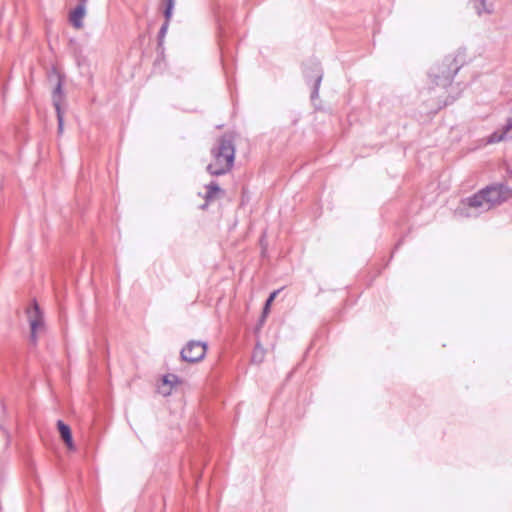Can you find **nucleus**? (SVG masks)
I'll return each instance as SVG.
<instances>
[{
    "label": "nucleus",
    "instance_id": "f257e3e1",
    "mask_svg": "<svg viewBox=\"0 0 512 512\" xmlns=\"http://www.w3.org/2000/svg\"><path fill=\"white\" fill-rule=\"evenodd\" d=\"M512 198V189L503 183L488 185L474 195L461 201L456 214L462 217H476Z\"/></svg>",
    "mask_w": 512,
    "mask_h": 512
},
{
    "label": "nucleus",
    "instance_id": "f03ea898",
    "mask_svg": "<svg viewBox=\"0 0 512 512\" xmlns=\"http://www.w3.org/2000/svg\"><path fill=\"white\" fill-rule=\"evenodd\" d=\"M214 158L207 166V171L214 176L224 175L231 170L234 164L235 147L231 138L222 136L217 145L211 149Z\"/></svg>",
    "mask_w": 512,
    "mask_h": 512
},
{
    "label": "nucleus",
    "instance_id": "7ed1b4c3",
    "mask_svg": "<svg viewBox=\"0 0 512 512\" xmlns=\"http://www.w3.org/2000/svg\"><path fill=\"white\" fill-rule=\"evenodd\" d=\"M464 63V58L461 52L455 56H446L441 64L431 68L429 77L436 87L447 88Z\"/></svg>",
    "mask_w": 512,
    "mask_h": 512
},
{
    "label": "nucleus",
    "instance_id": "20e7f679",
    "mask_svg": "<svg viewBox=\"0 0 512 512\" xmlns=\"http://www.w3.org/2000/svg\"><path fill=\"white\" fill-rule=\"evenodd\" d=\"M303 75L308 84L312 83L311 101H315L319 96V88L323 78V70L320 63L311 59L303 65Z\"/></svg>",
    "mask_w": 512,
    "mask_h": 512
},
{
    "label": "nucleus",
    "instance_id": "39448f33",
    "mask_svg": "<svg viewBox=\"0 0 512 512\" xmlns=\"http://www.w3.org/2000/svg\"><path fill=\"white\" fill-rule=\"evenodd\" d=\"M206 352V342L191 340L182 348L180 356L185 362L197 363L205 357Z\"/></svg>",
    "mask_w": 512,
    "mask_h": 512
},
{
    "label": "nucleus",
    "instance_id": "423d86ee",
    "mask_svg": "<svg viewBox=\"0 0 512 512\" xmlns=\"http://www.w3.org/2000/svg\"><path fill=\"white\" fill-rule=\"evenodd\" d=\"M26 314L30 325V341L35 344L37 341V331L44 324L43 313L35 300L32 305L27 308Z\"/></svg>",
    "mask_w": 512,
    "mask_h": 512
},
{
    "label": "nucleus",
    "instance_id": "0eeeda50",
    "mask_svg": "<svg viewBox=\"0 0 512 512\" xmlns=\"http://www.w3.org/2000/svg\"><path fill=\"white\" fill-rule=\"evenodd\" d=\"M57 429L58 432L64 441L65 445L69 450H75V445L73 442L72 432L70 427L64 423L62 420L57 421Z\"/></svg>",
    "mask_w": 512,
    "mask_h": 512
},
{
    "label": "nucleus",
    "instance_id": "6e6552de",
    "mask_svg": "<svg viewBox=\"0 0 512 512\" xmlns=\"http://www.w3.org/2000/svg\"><path fill=\"white\" fill-rule=\"evenodd\" d=\"M86 15V7L84 5H76L69 14V21L76 29L83 27V18Z\"/></svg>",
    "mask_w": 512,
    "mask_h": 512
},
{
    "label": "nucleus",
    "instance_id": "1a4fd4ad",
    "mask_svg": "<svg viewBox=\"0 0 512 512\" xmlns=\"http://www.w3.org/2000/svg\"><path fill=\"white\" fill-rule=\"evenodd\" d=\"M470 2L478 16L491 14L494 11V4L492 0H470Z\"/></svg>",
    "mask_w": 512,
    "mask_h": 512
},
{
    "label": "nucleus",
    "instance_id": "9d476101",
    "mask_svg": "<svg viewBox=\"0 0 512 512\" xmlns=\"http://www.w3.org/2000/svg\"><path fill=\"white\" fill-rule=\"evenodd\" d=\"M506 138H510L512 139V119H508L506 124L504 125L503 127V131L502 132H494L490 137H489V143H496V142H500Z\"/></svg>",
    "mask_w": 512,
    "mask_h": 512
},
{
    "label": "nucleus",
    "instance_id": "9b49d317",
    "mask_svg": "<svg viewBox=\"0 0 512 512\" xmlns=\"http://www.w3.org/2000/svg\"><path fill=\"white\" fill-rule=\"evenodd\" d=\"M63 99V90H62V78L59 74H57V84L52 93V102L55 110L61 109V102Z\"/></svg>",
    "mask_w": 512,
    "mask_h": 512
},
{
    "label": "nucleus",
    "instance_id": "f8f14e48",
    "mask_svg": "<svg viewBox=\"0 0 512 512\" xmlns=\"http://www.w3.org/2000/svg\"><path fill=\"white\" fill-rule=\"evenodd\" d=\"M221 188L219 184L215 181H211L209 184L206 185V201L212 200L217 193L221 192Z\"/></svg>",
    "mask_w": 512,
    "mask_h": 512
},
{
    "label": "nucleus",
    "instance_id": "ddd939ff",
    "mask_svg": "<svg viewBox=\"0 0 512 512\" xmlns=\"http://www.w3.org/2000/svg\"><path fill=\"white\" fill-rule=\"evenodd\" d=\"M165 1V9L163 11L165 21L164 23L169 24L173 15V10L175 7V0H164Z\"/></svg>",
    "mask_w": 512,
    "mask_h": 512
},
{
    "label": "nucleus",
    "instance_id": "4468645a",
    "mask_svg": "<svg viewBox=\"0 0 512 512\" xmlns=\"http://www.w3.org/2000/svg\"><path fill=\"white\" fill-rule=\"evenodd\" d=\"M278 293H279V290H276V291L272 292L269 295V297L266 299L264 307H263V312H262L263 318L266 317V315L269 313L270 306L272 305V302L274 301V299Z\"/></svg>",
    "mask_w": 512,
    "mask_h": 512
},
{
    "label": "nucleus",
    "instance_id": "2eb2a0df",
    "mask_svg": "<svg viewBox=\"0 0 512 512\" xmlns=\"http://www.w3.org/2000/svg\"><path fill=\"white\" fill-rule=\"evenodd\" d=\"M264 357V350L260 347L259 344L256 345L253 354L252 361L255 363H261Z\"/></svg>",
    "mask_w": 512,
    "mask_h": 512
},
{
    "label": "nucleus",
    "instance_id": "dca6fc26",
    "mask_svg": "<svg viewBox=\"0 0 512 512\" xmlns=\"http://www.w3.org/2000/svg\"><path fill=\"white\" fill-rule=\"evenodd\" d=\"M163 384L164 385H170L171 387L175 384L180 383V380L177 375L175 374H167L163 377Z\"/></svg>",
    "mask_w": 512,
    "mask_h": 512
},
{
    "label": "nucleus",
    "instance_id": "f3484780",
    "mask_svg": "<svg viewBox=\"0 0 512 512\" xmlns=\"http://www.w3.org/2000/svg\"><path fill=\"white\" fill-rule=\"evenodd\" d=\"M168 27H169V24H167V23H163L162 26L160 27V30L158 32V45L159 46H161L163 44Z\"/></svg>",
    "mask_w": 512,
    "mask_h": 512
},
{
    "label": "nucleus",
    "instance_id": "a211bd4d",
    "mask_svg": "<svg viewBox=\"0 0 512 512\" xmlns=\"http://www.w3.org/2000/svg\"><path fill=\"white\" fill-rule=\"evenodd\" d=\"M57 115V121H58V133L62 134L64 129V119H63V113L62 110H55Z\"/></svg>",
    "mask_w": 512,
    "mask_h": 512
},
{
    "label": "nucleus",
    "instance_id": "6ab92c4d",
    "mask_svg": "<svg viewBox=\"0 0 512 512\" xmlns=\"http://www.w3.org/2000/svg\"><path fill=\"white\" fill-rule=\"evenodd\" d=\"M87 1L88 0H78V4L77 5H84L86 7Z\"/></svg>",
    "mask_w": 512,
    "mask_h": 512
},
{
    "label": "nucleus",
    "instance_id": "aec40b11",
    "mask_svg": "<svg viewBox=\"0 0 512 512\" xmlns=\"http://www.w3.org/2000/svg\"><path fill=\"white\" fill-rule=\"evenodd\" d=\"M170 393H171V390H170V389H169L168 391H163V395H164V396H167V395H169Z\"/></svg>",
    "mask_w": 512,
    "mask_h": 512
}]
</instances>
